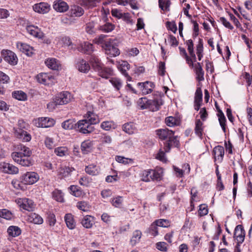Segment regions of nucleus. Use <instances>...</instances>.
<instances>
[{
  "mask_svg": "<svg viewBox=\"0 0 252 252\" xmlns=\"http://www.w3.org/2000/svg\"><path fill=\"white\" fill-rule=\"evenodd\" d=\"M19 152H13L11 154L13 159L23 166H30L33 164V161L31 156L32 151L29 148L22 145L18 146Z\"/></svg>",
  "mask_w": 252,
  "mask_h": 252,
  "instance_id": "1",
  "label": "nucleus"
},
{
  "mask_svg": "<svg viewBox=\"0 0 252 252\" xmlns=\"http://www.w3.org/2000/svg\"><path fill=\"white\" fill-rule=\"evenodd\" d=\"M28 126V124L23 120H19L18 122L17 127L14 128L15 136L25 142H29L31 139V135L25 130Z\"/></svg>",
  "mask_w": 252,
  "mask_h": 252,
  "instance_id": "2",
  "label": "nucleus"
},
{
  "mask_svg": "<svg viewBox=\"0 0 252 252\" xmlns=\"http://www.w3.org/2000/svg\"><path fill=\"white\" fill-rule=\"evenodd\" d=\"M117 40L108 39L104 42L102 48L105 50V53L110 57H116L120 54V51L117 47Z\"/></svg>",
  "mask_w": 252,
  "mask_h": 252,
  "instance_id": "3",
  "label": "nucleus"
},
{
  "mask_svg": "<svg viewBox=\"0 0 252 252\" xmlns=\"http://www.w3.org/2000/svg\"><path fill=\"white\" fill-rule=\"evenodd\" d=\"M72 96L70 93L68 92H63L58 94L54 102L49 103L47 105V108L51 109L54 108V105H63L69 102L71 99Z\"/></svg>",
  "mask_w": 252,
  "mask_h": 252,
  "instance_id": "4",
  "label": "nucleus"
},
{
  "mask_svg": "<svg viewBox=\"0 0 252 252\" xmlns=\"http://www.w3.org/2000/svg\"><path fill=\"white\" fill-rule=\"evenodd\" d=\"M94 129V127L85 118L76 124V130L83 134L90 133Z\"/></svg>",
  "mask_w": 252,
  "mask_h": 252,
  "instance_id": "5",
  "label": "nucleus"
},
{
  "mask_svg": "<svg viewBox=\"0 0 252 252\" xmlns=\"http://www.w3.org/2000/svg\"><path fill=\"white\" fill-rule=\"evenodd\" d=\"M37 81L45 85H52L55 82L54 77L51 74L41 73L36 76Z\"/></svg>",
  "mask_w": 252,
  "mask_h": 252,
  "instance_id": "6",
  "label": "nucleus"
},
{
  "mask_svg": "<svg viewBox=\"0 0 252 252\" xmlns=\"http://www.w3.org/2000/svg\"><path fill=\"white\" fill-rule=\"evenodd\" d=\"M39 179L38 175L35 172H28L21 177L22 182L27 185H32Z\"/></svg>",
  "mask_w": 252,
  "mask_h": 252,
  "instance_id": "7",
  "label": "nucleus"
},
{
  "mask_svg": "<svg viewBox=\"0 0 252 252\" xmlns=\"http://www.w3.org/2000/svg\"><path fill=\"white\" fill-rule=\"evenodd\" d=\"M16 202L21 208L28 211H32L34 208V202L29 198H18Z\"/></svg>",
  "mask_w": 252,
  "mask_h": 252,
  "instance_id": "8",
  "label": "nucleus"
},
{
  "mask_svg": "<svg viewBox=\"0 0 252 252\" xmlns=\"http://www.w3.org/2000/svg\"><path fill=\"white\" fill-rule=\"evenodd\" d=\"M162 100L160 98H156L154 100H148L144 106L142 107L144 108H148L152 111H157L159 110L160 106L162 105Z\"/></svg>",
  "mask_w": 252,
  "mask_h": 252,
  "instance_id": "9",
  "label": "nucleus"
},
{
  "mask_svg": "<svg viewBox=\"0 0 252 252\" xmlns=\"http://www.w3.org/2000/svg\"><path fill=\"white\" fill-rule=\"evenodd\" d=\"M1 56L4 60L11 65H15L17 63V58L15 53L10 50H3Z\"/></svg>",
  "mask_w": 252,
  "mask_h": 252,
  "instance_id": "10",
  "label": "nucleus"
},
{
  "mask_svg": "<svg viewBox=\"0 0 252 252\" xmlns=\"http://www.w3.org/2000/svg\"><path fill=\"white\" fill-rule=\"evenodd\" d=\"M54 119L48 117L39 118L34 121V124L37 127H49L55 124Z\"/></svg>",
  "mask_w": 252,
  "mask_h": 252,
  "instance_id": "11",
  "label": "nucleus"
},
{
  "mask_svg": "<svg viewBox=\"0 0 252 252\" xmlns=\"http://www.w3.org/2000/svg\"><path fill=\"white\" fill-rule=\"evenodd\" d=\"M0 170L4 173L10 174H16L19 172V169L17 167L6 162L0 163Z\"/></svg>",
  "mask_w": 252,
  "mask_h": 252,
  "instance_id": "12",
  "label": "nucleus"
},
{
  "mask_svg": "<svg viewBox=\"0 0 252 252\" xmlns=\"http://www.w3.org/2000/svg\"><path fill=\"white\" fill-rule=\"evenodd\" d=\"M26 30L30 34L39 39H42L44 36V33L37 26L33 25L27 26Z\"/></svg>",
  "mask_w": 252,
  "mask_h": 252,
  "instance_id": "13",
  "label": "nucleus"
},
{
  "mask_svg": "<svg viewBox=\"0 0 252 252\" xmlns=\"http://www.w3.org/2000/svg\"><path fill=\"white\" fill-rule=\"evenodd\" d=\"M245 231L242 225H238L234 230V238L237 243H242L245 239Z\"/></svg>",
  "mask_w": 252,
  "mask_h": 252,
  "instance_id": "14",
  "label": "nucleus"
},
{
  "mask_svg": "<svg viewBox=\"0 0 252 252\" xmlns=\"http://www.w3.org/2000/svg\"><path fill=\"white\" fill-rule=\"evenodd\" d=\"M137 86L144 94H147L151 93L155 87L154 84L150 81H146L143 83H138L137 84Z\"/></svg>",
  "mask_w": 252,
  "mask_h": 252,
  "instance_id": "15",
  "label": "nucleus"
},
{
  "mask_svg": "<svg viewBox=\"0 0 252 252\" xmlns=\"http://www.w3.org/2000/svg\"><path fill=\"white\" fill-rule=\"evenodd\" d=\"M45 64L48 68L52 70H58L61 68L60 62L55 58H49L47 59L45 61Z\"/></svg>",
  "mask_w": 252,
  "mask_h": 252,
  "instance_id": "16",
  "label": "nucleus"
},
{
  "mask_svg": "<svg viewBox=\"0 0 252 252\" xmlns=\"http://www.w3.org/2000/svg\"><path fill=\"white\" fill-rule=\"evenodd\" d=\"M156 134L159 138L161 140H165L170 138L171 136L174 135V132L168 128L158 129L156 130Z\"/></svg>",
  "mask_w": 252,
  "mask_h": 252,
  "instance_id": "17",
  "label": "nucleus"
},
{
  "mask_svg": "<svg viewBox=\"0 0 252 252\" xmlns=\"http://www.w3.org/2000/svg\"><path fill=\"white\" fill-rule=\"evenodd\" d=\"M33 9L36 12L44 14L50 10V5L46 2H40L33 6Z\"/></svg>",
  "mask_w": 252,
  "mask_h": 252,
  "instance_id": "18",
  "label": "nucleus"
},
{
  "mask_svg": "<svg viewBox=\"0 0 252 252\" xmlns=\"http://www.w3.org/2000/svg\"><path fill=\"white\" fill-rule=\"evenodd\" d=\"M215 160H218L219 162H221L223 159L224 154V150L222 146H216L213 151Z\"/></svg>",
  "mask_w": 252,
  "mask_h": 252,
  "instance_id": "19",
  "label": "nucleus"
},
{
  "mask_svg": "<svg viewBox=\"0 0 252 252\" xmlns=\"http://www.w3.org/2000/svg\"><path fill=\"white\" fill-rule=\"evenodd\" d=\"M84 118L93 126L98 124L99 122V119L97 115L94 114L93 111L89 110L84 116Z\"/></svg>",
  "mask_w": 252,
  "mask_h": 252,
  "instance_id": "20",
  "label": "nucleus"
},
{
  "mask_svg": "<svg viewBox=\"0 0 252 252\" xmlns=\"http://www.w3.org/2000/svg\"><path fill=\"white\" fill-rule=\"evenodd\" d=\"M53 8L58 12H63L68 10V6L65 2L59 0L55 2Z\"/></svg>",
  "mask_w": 252,
  "mask_h": 252,
  "instance_id": "21",
  "label": "nucleus"
},
{
  "mask_svg": "<svg viewBox=\"0 0 252 252\" xmlns=\"http://www.w3.org/2000/svg\"><path fill=\"white\" fill-rule=\"evenodd\" d=\"M176 176L177 177H182L185 173L189 174L190 171V166L189 164H185L183 166V169H180L176 166H173Z\"/></svg>",
  "mask_w": 252,
  "mask_h": 252,
  "instance_id": "22",
  "label": "nucleus"
},
{
  "mask_svg": "<svg viewBox=\"0 0 252 252\" xmlns=\"http://www.w3.org/2000/svg\"><path fill=\"white\" fill-rule=\"evenodd\" d=\"M78 50L81 52L90 54L93 51V45L89 42H84L80 44L78 47Z\"/></svg>",
  "mask_w": 252,
  "mask_h": 252,
  "instance_id": "23",
  "label": "nucleus"
},
{
  "mask_svg": "<svg viewBox=\"0 0 252 252\" xmlns=\"http://www.w3.org/2000/svg\"><path fill=\"white\" fill-rule=\"evenodd\" d=\"M69 13L71 17H80L83 15L84 10L80 6L73 5L71 6Z\"/></svg>",
  "mask_w": 252,
  "mask_h": 252,
  "instance_id": "24",
  "label": "nucleus"
},
{
  "mask_svg": "<svg viewBox=\"0 0 252 252\" xmlns=\"http://www.w3.org/2000/svg\"><path fill=\"white\" fill-rule=\"evenodd\" d=\"M118 68L122 73L127 78L128 81H131V77H130L126 72V71L130 68V64L126 61H122Z\"/></svg>",
  "mask_w": 252,
  "mask_h": 252,
  "instance_id": "25",
  "label": "nucleus"
},
{
  "mask_svg": "<svg viewBox=\"0 0 252 252\" xmlns=\"http://www.w3.org/2000/svg\"><path fill=\"white\" fill-rule=\"evenodd\" d=\"M74 170V168L73 167L62 166L59 168L58 172L59 175L62 177H66L70 175L71 173Z\"/></svg>",
  "mask_w": 252,
  "mask_h": 252,
  "instance_id": "26",
  "label": "nucleus"
},
{
  "mask_svg": "<svg viewBox=\"0 0 252 252\" xmlns=\"http://www.w3.org/2000/svg\"><path fill=\"white\" fill-rule=\"evenodd\" d=\"M168 141L165 143L164 148L165 152H169L171 147L172 145L176 146L178 145L179 141L177 139V137L175 136H171L170 138H168Z\"/></svg>",
  "mask_w": 252,
  "mask_h": 252,
  "instance_id": "27",
  "label": "nucleus"
},
{
  "mask_svg": "<svg viewBox=\"0 0 252 252\" xmlns=\"http://www.w3.org/2000/svg\"><path fill=\"white\" fill-rule=\"evenodd\" d=\"M17 46L21 51L28 56H31L32 54L33 48L29 45L23 43H18Z\"/></svg>",
  "mask_w": 252,
  "mask_h": 252,
  "instance_id": "28",
  "label": "nucleus"
},
{
  "mask_svg": "<svg viewBox=\"0 0 252 252\" xmlns=\"http://www.w3.org/2000/svg\"><path fill=\"white\" fill-rule=\"evenodd\" d=\"M76 66L79 71L84 73L87 72L90 69L89 64L84 60H81L78 62Z\"/></svg>",
  "mask_w": 252,
  "mask_h": 252,
  "instance_id": "29",
  "label": "nucleus"
},
{
  "mask_svg": "<svg viewBox=\"0 0 252 252\" xmlns=\"http://www.w3.org/2000/svg\"><path fill=\"white\" fill-rule=\"evenodd\" d=\"M28 220L29 222L34 224H40L43 222V219L38 214L35 213H31L28 217Z\"/></svg>",
  "mask_w": 252,
  "mask_h": 252,
  "instance_id": "30",
  "label": "nucleus"
},
{
  "mask_svg": "<svg viewBox=\"0 0 252 252\" xmlns=\"http://www.w3.org/2000/svg\"><path fill=\"white\" fill-rule=\"evenodd\" d=\"M90 62L92 63L93 67L96 71H97L100 69H101L103 64L101 63L97 57L92 55L90 58Z\"/></svg>",
  "mask_w": 252,
  "mask_h": 252,
  "instance_id": "31",
  "label": "nucleus"
},
{
  "mask_svg": "<svg viewBox=\"0 0 252 252\" xmlns=\"http://www.w3.org/2000/svg\"><path fill=\"white\" fill-rule=\"evenodd\" d=\"M150 173L152 176L151 180H160L163 174V169L159 168L155 170H150Z\"/></svg>",
  "mask_w": 252,
  "mask_h": 252,
  "instance_id": "32",
  "label": "nucleus"
},
{
  "mask_svg": "<svg viewBox=\"0 0 252 252\" xmlns=\"http://www.w3.org/2000/svg\"><path fill=\"white\" fill-rule=\"evenodd\" d=\"M94 223V218L91 216H85L81 220V224L86 228H91Z\"/></svg>",
  "mask_w": 252,
  "mask_h": 252,
  "instance_id": "33",
  "label": "nucleus"
},
{
  "mask_svg": "<svg viewBox=\"0 0 252 252\" xmlns=\"http://www.w3.org/2000/svg\"><path fill=\"white\" fill-rule=\"evenodd\" d=\"M194 68L197 76L196 79L199 81L204 80V71L200 63H196L194 65Z\"/></svg>",
  "mask_w": 252,
  "mask_h": 252,
  "instance_id": "34",
  "label": "nucleus"
},
{
  "mask_svg": "<svg viewBox=\"0 0 252 252\" xmlns=\"http://www.w3.org/2000/svg\"><path fill=\"white\" fill-rule=\"evenodd\" d=\"M85 171L91 175L95 176L99 173V169L98 167L92 164L86 167Z\"/></svg>",
  "mask_w": 252,
  "mask_h": 252,
  "instance_id": "35",
  "label": "nucleus"
},
{
  "mask_svg": "<svg viewBox=\"0 0 252 252\" xmlns=\"http://www.w3.org/2000/svg\"><path fill=\"white\" fill-rule=\"evenodd\" d=\"M76 124L74 120L68 119L62 124V126L64 129L69 130L73 128L76 129Z\"/></svg>",
  "mask_w": 252,
  "mask_h": 252,
  "instance_id": "36",
  "label": "nucleus"
},
{
  "mask_svg": "<svg viewBox=\"0 0 252 252\" xmlns=\"http://www.w3.org/2000/svg\"><path fill=\"white\" fill-rule=\"evenodd\" d=\"M64 220L68 228L70 229H73L75 228L76 224L73 220V216L71 214H66L64 217Z\"/></svg>",
  "mask_w": 252,
  "mask_h": 252,
  "instance_id": "37",
  "label": "nucleus"
},
{
  "mask_svg": "<svg viewBox=\"0 0 252 252\" xmlns=\"http://www.w3.org/2000/svg\"><path fill=\"white\" fill-rule=\"evenodd\" d=\"M99 75L103 78H108L109 76L113 74V70L109 67H105L103 65L101 69L97 71Z\"/></svg>",
  "mask_w": 252,
  "mask_h": 252,
  "instance_id": "38",
  "label": "nucleus"
},
{
  "mask_svg": "<svg viewBox=\"0 0 252 252\" xmlns=\"http://www.w3.org/2000/svg\"><path fill=\"white\" fill-rule=\"evenodd\" d=\"M92 142L90 140L83 141L81 145V149L83 154H87L90 152L92 148Z\"/></svg>",
  "mask_w": 252,
  "mask_h": 252,
  "instance_id": "39",
  "label": "nucleus"
},
{
  "mask_svg": "<svg viewBox=\"0 0 252 252\" xmlns=\"http://www.w3.org/2000/svg\"><path fill=\"white\" fill-rule=\"evenodd\" d=\"M217 115L219 117V121L220 126H221L223 132L225 133L226 132V118L224 115V114L220 110L218 111Z\"/></svg>",
  "mask_w": 252,
  "mask_h": 252,
  "instance_id": "40",
  "label": "nucleus"
},
{
  "mask_svg": "<svg viewBox=\"0 0 252 252\" xmlns=\"http://www.w3.org/2000/svg\"><path fill=\"white\" fill-rule=\"evenodd\" d=\"M7 232L10 236L15 237L19 236L21 234V231L18 226H10L7 229Z\"/></svg>",
  "mask_w": 252,
  "mask_h": 252,
  "instance_id": "41",
  "label": "nucleus"
},
{
  "mask_svg": "<svg viewBox=\"0 0 252 252\" xmlns=\"http://www.w3.org/2000/svg\"><path fill=\"white\" fill-rule=\"evenodd\" d=\"M123 129L126 133L131 134L134 133L136 128L134 125L129 123L124 124L123 126Z\"/></svg>",
  "mask_w": 252,
  "mask_h": 252,
  "instance_id": "42",
  "label": "nucleus"
},
{
  "mask_svg": "<svg viewBox=\"0 0 252 252\" xmlns=\"http://www.w3.org/2000/svg\"><path fill=\"white\" fill-rule=\"evenodd\" d=\"M142 233L139 230L134 231L133 233V236L130 240V243L132 246H134L136 243L139 242L141 238Z\"/></svg>",
  "mask_w": 252,
  "mask_h": 252,
  "instance_id": "43",
  "label": "nucleus"
},
{
  "mask_svg": "<svg viewBox=\"0 0 252 252\" xmlns=\"http://www.w3.org/2000/svg\"><path fill=\"white\" fill-rule=\"evenodd\" d=\"M12 95L13 97L21 101L27 99V94L22 91H14L12 93Z\"/></svg>",
  "mask_w": 252,
  "mask_h": 252,
  "instance_id": "44",
  "label": "nucleus"
},
{
  "mask_svg": "<svg viewBox=\"0 0 252 252\" xmlns=\"http://www.w3.org/2000/svg\"><path fill=\"white\" fill-rule=\"evenodd\" d=\"M100 2V0H82V5L88 8H93L96 6L97 3Z\"/></svg>",
  "mask_w": 252,
  "mask_h": 252,
  "instance_id": "45",
  "label": "nucleus"
},
{
  "mask_svg": "<svg viewBox=\"0 0 252 252\" xmlns=\"http://www.w3.org/2000/svg\"><path fill=\"white\" fill-rule=\"evenodd\" d=\"M114 28V25L109 22H107L104 25L100 26L99 27V30L105 32H110L112 31Z\"/></svg>",
  "mask_w": 252,
  "mask_h": 252,
  "instance_id": "46",
  "label": "nucleus"
},
{
  "mask_svg": "<svg viewBox=\"0 0 252 252\" xmlns=\"http://www.w3.org/2000/svg\"><path fill=\"white\" fill-rule=\"evenodd\" d=\"M203 123L200 120H197L195 122V132L196 134L201 137L202 135Z\"/></svg>",
  "mask_w": 252,
  "mask_h": 252,
  "instance_id": "47",
  "label": "nucleus"
},
{
  "mask_svg": "<svg viewBox=\"0 0 252 252\" xmlns=\"http://www.w3.org/2000/svg\"><path fill=\"white\" fill-rule=\"evenodd\" d=\"M110 82L112 84L113 87L117 90H119L122 87V81L116 77H112L109 80Z\"/></svg>",
  "mask_w": 252,
  "mask_h": 252,
  "instance_id": "48",
  "label": "nucleus"
},
{
  "mask_svg": "<svg viewBox=\"0 0 252 252\" xmlns=\"http://www.w3.org/2000/svg\"><path fill=\"white\" fill-rule=\"evenodd\" d=\"M69 189L70 190L71 194L76 196V197H80L82 195L83 192L82 190L80 189V188L77 186H71L69 187Z\"/></svg>",
  "mask_w": 252,
  "mask_h": 252,
  "instance_id": "49",
  "label": "nucleus"
},
{
  "mask_svg": "<svg viewBox=\"0 0 252 252\" xmlns=\"http://www.w3.org/2000/svg\"><path fill=\"white\" fill-rule=\"evenodd\" d=\"M53 198L56 201L60 202L63 201V195L61 190L55 189L52 192Z\"/></svg>",
  "mask_w": 252,
  "mask_h": 252,
  "instance_id": "50",
  "label": "nucleus"
},
{
  "mask_svg": "<svg viewBox=\"0 0 252 252\" xmlns=\"http://www.w3.org/2000/svg\"><path fill=\"white\" fill-rule=\"evenodd\" d=\"M159 6L162 10H169L171 4L170 0H158Z\"/></svg>",
  "mask_w": 252,
  "mask_h": 252,
  "instance_id": "51",
  "label": "nucleus"
},
{
  "mask_svg": "<svg viewBox=\"0 0 252 252\" xmlns=\"http://www.w3.org/2000/svg\"><path fill=\"white\" fill-rule=\"evenodd\" d=\"M55 153L59 157H63L68 154V150L66 147H60L56 148L54 150Z\"/></svg>",
  "mask_w": 252,
  "mask_h": 252,
  "instance_id": "52",
  "label": "nucleus"
},
{
  "mask_svg": "<svg viewBox=\"0 0 252 252\" xmlns=\"http://www.w3.org/2000/svg\"><path fill=\"white\" fill-rule=\"evenodd\" d=\"M155 221L156 224L159 227H168L170 225V221L166 219H158Z\"/></svg>",
  "mask_w": 252,
  "mask_h": 252,
  "instance_id": "53",
  "label": "nucleus"
},
{
  "mask_svg": "<svg viewBox=\"0 0 252 252\" xmlns=\"http://www.w3.org/2000/svg\"><path fill=\"white\" fill-rule=\"evenodd\" d=\"M150 170H146L142 171L141 174V179L144 182H149L151 179Z\"/></svg>",
  "mask_w": 252,
  "mask_h": 252,
  "instance_id": "54",
  "label": "nucleus"
},
{
  "mask_svg": "<svg viewBox=\"0 0 252 252\" xmlns=\"http://www.w3.org/2000/svg\"><path fill=\"white\" fill-rule=\"evenodd\" d=\"M114 126L115 124L112 121H104L101 124L100 127L105 130H109L111 128H114Z\"/></svg>",
  "mask_w": 252,
  "mask_h": 252,
  "instance_id": "55",
  "label": "nucleus"
},
{
  "mask_svg": "<svg viewBox=\"0 0 252 252\" xmlns=\"http://www.w3.org/2000/svg\"><path fill=\"white\" fill-rule=\"evenodd\" d=\"M158 225L156 224L155 221H154L150 225L149 231V233L153 236H156L158 234Z\"/></svg>",
  "mask_w": 252,
  "mask_h": 252,
  "instance_id": "56",
  "label": "nucleus"
},
{
  "mask_svg": "<svg viewBox=\"0 0 252 252\" xmlns=\"http://www.w3.org/2000/svg\"><path fill=\"white\" fill-rule=\"evenodd\" d=\"M77 207L79 209L84 212L88 211L90 209L89 204L85 201H80L78 202Z\"/></svg>",
  "mask_w": 252,
  "mask_h": 252,
  "instance_id": "57",
  "label": "nucleus"
},
{
  "mask_svg": "<svg viewBox=\"0 0 252 252\" xmlns=\"http://www.w3.org/2000/svg\"><path fill=\"white\" fill-rule=\"evenodd\" d=\"M202 101V93L201 89L198 88L195 92L194 102L201 103Z\"/></svg>",
  "mask_w": 252,
  "mask_h": 252,
  "instance_id": "58",
  "label": "nucleus"
},
{
  "mask_svg": "<svg viewBox=\"0 0 252 252\" xmlns=\"http://www.w3.org/2000/svg\"><path fill=\"white\" fill-rule=\"evenodd\" d=\"M208 213L207 206L205 204H201L199 206L198 215L200 217L206 215Z\"/></svg>",
  "mask_w": 252,
  "mask_h": 252,
  "instance_id": "59",
  "label": "nucleus"
},
{
  "mask_svg": "<svg viewBox=\"0 0 252 252\" xmlns=\"http://www.w3.org/2000/svg\"><path fill=\"white\" fill-rule=\"evenodd\" d=\"M0 217L6 220H10L12 217V214L6 209L0 211Z\"/></svg>",
  "mask_w": 252,
  "mask_h": 252,
  "instance_id": "60",
  "label": "nucleus"
},
{
  "mask_svg": "<svg viewBox=\"0 0 252 252\" xmlns=\"http://www.w3.org/2000/svg\"><path fill=\"white\" fill-rule=\"evenodd\" d=\"M47 220L48 224L50 226H54L56 222L55 215L53 213H50L48 215Z\"/></svg>",
  "mask_w": 252,
  "mask_h": 252,
  "instance_id": "61",
  "label": "nucleus"
},
{
  "mask_svg": "<svg viewBox=\"0 0 252 252\" xmlns=\"http://www.w3.org/2000/svg\"><path fill=\"white\" fill-rule=\"evenodd\" d=\"M116 160L119 163H123L125 164H128L129 162L131 161V159L128 158H126L122 156H116Z\"/></svg>",
  "mask_w": 252,
  "mask_h": 252,
  "instance_id": "62",
  "label": "nucleus"
},
{
  "mask_svg": "<svg viewBox=\"0 0 252 252\" xmlns=\"http://www.w3.org/2000/svg\"><path fill=\"white\" fill-rule=\"evenodd\" d=\"M45 144L46 147L49 149H52L55 146L53 139L50 137H46L45 138Z\"/></svg>",
  "mask_w": 252,
  "mask_h": 252,
  "instance_id": "63",
  "label": "nucleus"
},
{
  "mask_svg": "<svg viewBox=\"0 0 252 252\" xmlns=\"http://www.w3.org/2000/svg\"><path fill=\"white\" fill-rule=\"evenodd\" d=\"M166 243L163 242H158L156 244V248L159 251L166 252L167 250Z\"/></svg>",
  "mask_w": 252,
  "mask_h": 252,
  "instance_id": "64",
  "label": "nucleus"
}]
</instances>
